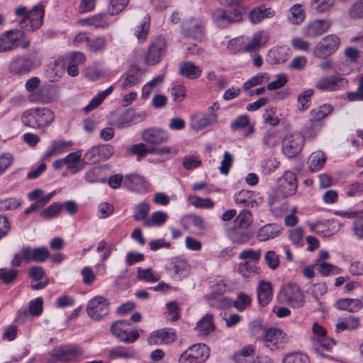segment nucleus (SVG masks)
I'll list each match as a JSON object with an SVG mask.
<instances>
[{
	"label": "nucleus",
	"mask_w": 363,
	"mask_h": 363,
	"mask_svg": "<svg viewBox=\"0 0 363 363\" xmlns=\"http://www.w3.org/2000/svg\"><path fill=\"white\" fill-rule=\"evenodd\" d=\"M280 233L278 226L268 224L261 228L257 233V239L259 241H267L277 237Z\"/></svg>",
	"instance_id": "38"
},
{
	"label": "nucleus",
	"mask_w": 363,
	"mask_h": 363,
	"mask_svg": "<svg viewBox=\"0 0 363 363\" xmlns=\"http://www.w3.org/2000/svg\"><path fill=\"white\" fill-rule=\"evenodd\" d=\"M269 79L270 77L267 73H259L245 82L242 88L245 90H248L253 86L267 82Z\"/></svg>",
	"instance_id": "50"
},
{
	"label": "nucleus",
	"mask_w": 363,
	"mask_h": 363,
	"mask_svg": "<svg viewBox=\"0 0 363 363\" xmlns=\"http://www.w3.org/2000/svg\"><path fill=\"white\" fill-rule=\"evenodd\" d=\"M141 138L147 144L159 145L169 140V134L162 128H149L142 131Z\"/></svg>",
	"instance_id": "18"
},
{
	"label": "nucleus",
	"mask_w": 363,
	"mask_h": 363,
	"mask_svg": "<svg viewBox=\"0 0 363 363\" xmlns=\"http://www.w3.org/2000/svg\"><path fill=\"white\" fill-rule=\"evenodd\" d=\"M348 82L345 78L334 75L320 78L315 84V87L323 91H335L344 89L347 86Z\"/></svg>",
	"instance_id": "17"
},
{
	"label": "nucleus",
	"mask_w": 363,
	"mask_h": 363,
	"mask_svg": "<svg viewBox=\"0 0 363 363\" xmlns=\"http://www.w3.org/2000/svg\"><path fill=\"white\" fill-rule=\"evenodd\" d=\"M206 301L208 304L214 308H223L231 305L232 301L226 297L216 293L207 294L205 296Z\"/></svg>",
	"instance_id": "39"
},
{
	"label": "nucleus",
	"mask_w": 363,
	"mask_h": 363,
	"mask_svg": "<svg viewBox=\"0 0 363 363\" xmlns=\"http://www.w3.org/2000/svg\"><path fill=\"white\" fill-rule=\"evenodd\" d=\"M55 119L54 113L47 108H34L25 111L22 123L30 128L40 129L50 125Z\"/></svg>",
	"instance_id": "1"
},
{
	"label": "nucleus",
	"mask_w": 363,
	"mask_h": 363,
	"mask_svg": "<svg viewBox=\"0 0 363 363\" xmlns=\"http://www.w3.org/2000/svg\"><path fill=\"white\" fill-rule=\"evenodd\" d=\"M167 270L175 278L182 279L189 274L190 265L184 260H177L167 267Z\"/></svg>",
	"instance_id": "29"
},
{
	"label": "nucleus",
	"mask_w": 363,
	"mask_h": 363,
	"mask_svg": "<svg viewBox=\"0 0 363 363\" xmlns=\"http://www.w3.org/2000/svg\"><path fill=\"white\" fill-rule=\"evenodd\" d=\"M176 340V335L171 329H161L152 333L147 338L150 345L169 344Z\"/></svg>",
	"instance_id": "22"
},
{
	"label": "nucleus",
	"mask_w": 363,
	"mask_h": 363,
	"mask_svg": "<svg viewBox=\"0 0 363 363\" xmlns=\"http://www.w3.org/2000/svg\"><path fill=\"white\" fill-rule=\"evenodd\" d=\"M230 128L233 131L246 128V130L243 133L245 138H247L255 131L254 125L250 124V118L247 115H242L237 117L231 122Z\"/></svg>",
	"instance_id": "27"
},
{
	"label": "nucleus",
	"mask_w": 363,
	"mask_h": 363,
	"mask_svg": "<svg viewBox=\"0 0 363 363\" xmlns=\"http://www.w3.org/2000/svg\"><path fill=\"white\" fill-rule=\"evenodd\" d=\"M246 44V39L243 36L235 38L228 41L227 49L230 53L235 54L245 49Z\"/></svg>",
	"instance_id": "56"
},
{
	"label": "nucleus",
	"mask_w": 363,
	"mask_h": 363,
	"mask_svg": "<svg viewBox=\"0 0 363 363\" xmlns=\"http://www.w3.org/2000/svg\"><path fill=\"white\" fill-rule=\"evenodd\" d=\"M196 330L201 335H208L215 330V325L213 320V315L206 314L196 323Z\"/></svg>",
	"instance_id": "33"
},
{
	"label": "nucleus",
	"mask_w": 363,
	"mask_h": 363,
	"mask_svg": "<svg viewBox=\"0 0 363 363\" xmlns=\"http://www.w3.org/2000/svg\"><path fill=\"white\" fill-rule=\"evenodd\" d=\"M167 49V43L164 38L158 37L150 45L145 54V60L148 65H155L161 61L162 57Z\"/></svg>",
	"instance_id": "13"
},
{
	"label": "nucleus",
	"mask_w": 363,
	"mask_h": 363,
	"mask_svg": "<svg viewBox=\"0 0 363 363\" xmlns=\"http://www.w3.org/2000/svg\"><path fill=\"white\" fill-rule=\"evenodd\" d=\"M189 201L196 208H212L214 206L213 201L208 198L203 199L194 195H190Z\"/></svg>",
	"instance_id": "58"
},
{
	"label": "nucleus",
	"mask_w": 363,
	"mask_h": 363,
	"mask_svg": "<svg viewBox=\"0 0 363 363\" xmlns=\"http://www.w3.org/2000/svg\"><path fill=\"white\" fill-rule=\"evenodd\" d=\"M278 183V187L274 190L279 191L283 195L289 196L296 193L297 182L296 177L294 172H286L284 174L279 178Z\"/></svg>",
	"instance_id": "20"
},
{
	"label": "nucleus",
	"mask_w": 363,
	"mask_h": 363,
	"mask_svg": "<svg viewBox=\"0 0 363 363\" xmlns=\"http://www.w3.org/2000/svg\"><path fill=\"white\" fill-rule=\"evenodd\" d=\"M269 35L265 30H261L254 34L253 37L245 46V51L254 52L263 47L269 40Z\"/></svg>",
	"instance_id": "26"
},
{
	"label": "nucleus",
	"mask_w": 363,
	"mask_h": 363,
	"mask_svg": "<svg viewBox=\"0 0 363 363\" xmlns=\"http://www.w3.org/2000/svg\"><path fill=\"white\" fill-rule=\"evenodd\" d=\"M252 222V215L247 210H242L234 220L235 225L247 228Z\"/></svg>",
	"instance_id": "60"
},
{
	"label": "nucleus",
	"mask_w": 363,
	"mask_h": 363,
	"mask_svg": "<svg viewBox=\"0 0 363 363\" xmlns=\"http://www.w3.org/2000/svg\"><path fill=\"white\" fill-rule=\"evenodd\" d=\"M167 219V214L162 211H157L152 214L147 220H144L143 225L147 227L162 225Z\"/></svg>",
	"instance_id": "49"
},
{
	"label": "nucleus",
	"mask_w": 363,
	"mask_h": 363,
	"mask_svg": "<svg viewBox=\"0 0 363 363\" xmlns=\"http://www.w3.org/2000/svg\"><path fill=\"white\" fill-rule=\"evenodd\" d=\"M291 16L289 20L294 24H298L303 21L305 18V13L302 6L299 4H296L290 9Z\"/></svg>",
	"instance_id": "57"
},
{
	"label": "nucleus",
	"mask_w": 363,
	"mask_h": 363,
	"mask_svg": "<svg viewBox=\"0 0 363 363\" xmlns=\"http://www.w3.org/2000/svg\"><path fill=\"white\" fill-rule=\"evenodd\" d=\"M335 306L340 310L355 313L362 308V303L358 298H340L336 301Z\"/></svg>",
	"instance_id": "32"
},
{
	"label": "nucleus",
	"mask_w": 363,
	"mask_h": 363,
	"mask_svg": "<svg viewBox=\"0 0 363 363\" xmlns=\"http://www.w3.org/2000/svg\"><path fill=\"white\" fill-rule=\"evenodd\" d=\"M81 158L80 150L71 152L64 158L65 166L71 173L75 174L84 168V165Z\"/></svg>",
	"instance_id": "25"
},
{
	"label": "nucleus",
	"mask_w": 363,
	"mask_h": 363,
	"mask_svg": "<svg viewBox=\"0 0 363 363\" xmlns=\"http://www.w3.org/2000/svg\"><path fill=\"white\" fill-rule=\"evenodd\" d=\"M24 37V32L18 30H9L0 34V52L12 51L20 46Z\"/></svg>",
	"instance_id": "11"
},
{
	"label": "nucleus",
	"mask_w": 363,
	"mask_h": 363,
	"mask_svg": "<svg viewBox=\"0 0 363 363\" xmlns=\"http://www.w3.org/2000/svg\"><path fill=\"white\" fill-rule=\"evenodd\" d=\"M242 18V13L238 8L226 10L223 8H216L211 12L213 23L218 28H225L230 24L240 22Z\"/></svg>",
	"instance_id": "4"
},
{
	"label": "nucleus",
	"mask_w": 363,
	"mask_h": 363,
	"mask_svg": "<svg viewBox=\"0 0 363 363\" xmlns=\"http://www.w3.org/2000/svg\"><path fill=\"white\" fill-rule=\"evenodd\" d=\"M272 296V285L268 281H261L257 288V298L260 305L267 306Z\"/></svg>",
	"instance_id": "31"
},
{
	"label": "nucleus",
	"mask_w": 363,
	"mask_h": 363,
	"mask_svg": "<svg viewBox=\"0 0 363 363\" xmlns=\"http://www.w3.org/2000/svg\"><path fill=\"white\" fill-rule=\"evenodd\" d=\"M15 13L17 16H22L20 21L21 27L26 30L33 31L38 29L43 24L44 16V7L37 5L30 11L26 7L16 9Z\"/></svg>",
	"instance_id": "2"
},
{
	"label": "nucleus",
	"mask_w": 363,
	"mask_h": 363,
	"mask_svg": "<svg viewBox=\"0 0 363 363\" xmlns=\"http://www.w3.org/2000/svg\"><path fill=\"white\" fill-rule=\"evenodd\" d=\"M359 326V318L350 315L340 319L335 325L337 333H340L344 330H353L357 329Z\"/></svg>",
	"instance_id": "36"
},
{
	"label": "nucleus",
	"mask_w": 363,
	"mask_h": 363,
	"mask_svg": "<svg viewBox=\"0 0 363 363\" xmlns=\"http://www.w3.org/2000/svg\"><path fill=\"white\" fill-rule=\"evenodd\" d=\"M106 45V40L104 36H98L89 39L87 44V48L91 52H98L104 50Z\"/></svg>",
	"instance_id": "62"
},
{
	"label": "nucleus",
	"mask_w": 363,
	"mask_h": 363,
	"mask_svg": "<svg viewBox=\"0 0 363 363\" xmlns=\"http://www.w3.org/2000/svg\"><path fill=\"white\" fill-rule=\"evenodd\" d=\"M217 118L216 115L209 116L199 117L194 116L191 120V127L194 130H202L211 123H216Z\"/></svg>",
	"instance_id": "43"
},
{
	"label": "nucleus",
	"mask_w": 363,
	"mask_h": 363,
	"mask_svg": "<svg viewBox=\"0 0 363 363\" xmlns=\"http://www.w3.org/2000/svg\"><path fill=\"white\" fill-rule=\"evenodd\" d=\"M109 355L112 358L134 359L137 357V352L133 348L118 346L112 348Z\"/></svg>",
	"instance_id": "41"
},
{
	"label": "nucleus",
	"mask_w": 363,
	"mask_h": 363,
	"mask_svg": "<svg viewBox=\"0 0 363 363\" xmlns=\"http://www.w3.org/2000/svg\"><path fill=\"white\" fill-rule=\"evenodd\" d=\"M313 351L320 357L330 358V352L335 345V342L330 337L312 338Z\"/></svg>",
	"instance_id": "21"
},
{
	"label": "nucleus",
	"mask_w": 363,
	"mask_h": 363,
	"mask_svg": "<svg viewBox=\"0 0 363 363\" xmlns=\"http://www.w3.org/2000/svg\"><path fill=\"white\" fill-rule=\"evenodd\" d=\"M326 156L322 151L313 152L308 159V168L311 172L320 170L326 162Z\"/></svg>",
	"instance_id": "37"
},
{
	"label": "nucleus",
	"mask_w": 363,
	"mask_h": 363,
	"mask_svg": "<svg viewBox=\"0 0 363 363\" xmlns=\"http://www.w3.org/2000/svg\"><path fill=\"white\" fill-rule=\"evenodd\" d=\"M150 205L146 202H142L135 206L133 208V217L135 220H147V215L150 211Z\"/></svg>",
	"instance_id": "51"
},
{
	"label": "nucleus",
	"mask_w": 363,
	"mask_h": 363,
	"mask_svg": "<svg viewBox=\"0 0 363 363\" xmlns=\"http://www.w3.org/2000/svg\"><path fill=\"white\" fill-rule=\"evenodd\" d=\"M265 347L271 350L283 348L287 343L286 335L280 329L272 328L267 330L262 338Z\"/></svg>",
	"instance_id": "14"
},
{
	"label": "nucleus",
	"mask_w": 363,
	"mask_h": 363,
	"mask_svg": "<svg viewBox=\"0 0 363 363\" xmlns=\"http://www.w3.org/2000/svg\"><path fill=\"white\" fill-rule=\"evenodd\" d=\"M228 238L232 242L236 244H244L247 242L251 235L246 228L234 225L228 233Z\"/></svg>",
	"instance_id": "30"
},
{
	"label": "nucleus",
	"mask_w": 363,
	"mask_h": 363,
	"mask_svg": "<svg viewBox=\"0 0 363 363\" xmlns=\"http://www.w3.org/2000/svg\"><path fill=\"white\" fill-rule=\"evenodd\" d=\"M84 354L83 349L77 345H65L54 348L51 356L56 360L67 363L74 362Z\"/></svg>",
	"instance_id": "9"
},
{
	"label": "nucleus",
	"mask_w": 363,
	"mask_h": 363,
	"mask_svg": "<svg viewBox=\"0 0 363 363\" xmlns=\"http://www.w3.org/2000/svg\"><path fill=\"white\" fill-rule=\"evenodd\" d=\"M259 267L248 261L241 262L238 266L239 274L245 279H252L259 274Z\"/></svg>",
	"instance_id": "42"
},
{
	"label": "nucleus",
	"mask_w": 363,
	"mask_h": 363,
	"mask_svg": "<svg viewBox=\"0 0 363 363\" xmlns=\"http://www.w3.org/2000/svg\"><path fill=\"white\" fill-rule=\"evenodd\" d=\"M286 196L283 195L279 191L273 189L268 196V204L271 213L276 217L283 216L288 211L289 205Z\"/></svg>",
	"instance_id": "15"
},
{
	"label": "nucleus",
	"mask_w": 363,
	"mask_h": 363,
	"mask_svg": "<svg viewBox=\"0 0 363 363\" xmlns=\"http://www.w3.org/2000/svg\"><path fill=\"white\" fill-rule=\"evenodd\" d=\"M187 352L196 358L199 363H204L209 357V349L205 344H196L189 347Z\"/></svg>",
	"instance_id": "35"
},
{
	"label": "nucleus",
	"mask_w": 363,
	"mask_h": 363,
	"mask_svg": "<svg viewBox=\"0 0 363 363\" xmlns=\"http://www.w3.org/2000/svg\"><path fill=\"white\" fill-rule=\"evenodd\" d=\"M275 15V11L271 8H266L264 5H260L254 8L249 13V18L252 23L257 24L260 23L264 18H272Z\"/></svg>",
	"instance_id": "28"
},
{
	"label": "nucleus",
	"mask_w": 363,
	"mask_h": 363,
	"mask_svg": "<svg viewBox=\"0 0 363 363\" xmlns=\"http://www.w3.org/2000/svg\"><path fill=\"white\" fill-rule=\"evenodd\" d=\"M283 363H311V360L304 353L291 352L284 357Z\"/></svg>",
	"instance_id": "54"
},
{
	"label": "nucleus",
	"mask_w": 363,
	"mask_h": 363,
	"mask_svg": "<svg viewBox=\"0 0 363 363\" xmlns=\"http://www.w3.org/2000/svg\"><path fill=\"white\" fill-rule=\"evenodd\" d=\"M348 15L352 19L363 18V0H357L349 9Z\"/></svg>",
	"instance_id": "64"
},
{
	"label": "nucleus",
	"mask_w": 363,
	"mask_h": 363,
	"mask_svg": "<svg viewBox=\"0 0 363 363\" xmlns=\"http://www.w3.org/2000/svg\"><path fill=\"white\" fill-rule=\"evenodd\" d=\"M113 87L111 86L108 87L106 89L99 92L96 96H94L89 104L86 106L84 108L85 112H89L93 109L98 107L102 101L113 91Z\"/></svg>",
	"instance_id": "45"
},
{
	"label": "nucleus",
	"mask_w": 363,
	"mask_h": 363,
	"mask_svg": "<svg viewBox=\"0 0 363 363\" xmlns=\"http://www.w3.org/2000/svg\"><path fill=\"white\" fill-rule=\"evenodd\" d=\"M178 72L183 77L196 79L201 75L202 69L191 61H186L180 64Z\"/></svg>",
	"instance_id": "24"
},
{
	"label": "nucleus",
	"mask_w": 363,
	"mask_h": 363,
	"mask_svg": "<svg viewBox=\"0 0 363 363\" xmlns=\"http://www.w3.org/2000/svg\"><path fill=\"white\" fill-rule=\"evenodd\" d=\"M184 35L194 40H201L204 35V27L200 19L190 18L186 19L182 24Z\"/></svg>",
	"instance_id": "19"
},
{
	"label": "nucleus",
	"mask_w": 363,
	"mask_h": 363,
	"mask_svg": "<svg viewBox=\"0 0 363 363\" xmlns=\"http://www.w3.org/2000/svg\"><path fill=\"white\" fill-rule=\"evenodd\" d=\"M50 256V252L45 247L32 248L29 246L23 247L18 253L13 256L11 261L12 267H18L22 261L26 262H43Z\"/></svg>",
	"instance_id": "3"
},
{
	"label": "nucleus",
	"mask_w": 363,
	"mask_h": 363,
	"mask_svg": "<svg viewBox=\"0 0 363 363\" xmlns=\"http://www.w3.org/2000/svg\"><path fill=\"white\" fill-rule=\"evenodd\" d=\"M280 138L278 133L273 129L267 130L263 138L262 143L267 148H272L279 144Z\"/></svg>",
	"instance_id": "48"
},
{
	"label": "nucleus",
	"mask_w": 363,
	"mask_h": 363,
	"mask_svg": "<svg viewBox=\"0 0 363 363\" xmlns=\"http://www.w3.org/2000/svg\"><path fill=\"white\" fill-rule=\"evenodd\" d=\"M123 184L127 188L138 193L145 192L148 188L147 183L145 179L137 174L125 176Z\"/></svg>",
	"instance_id": "23"
},
{
	"label": "nucleus",
	"mask_w": 363,
	"mask_h": 363,
	"mask_svg": "<svg viewBox=\"0 0 363 363\" xmlns=\"http://www.w3.org/2000/svg\"><path fill=\"white\" fill-rule=\"evenodd\" d=\"M86 311L91 320L99 321L109 313L110 303L105 297L96 296L88 301Z\"/></svg>",
	"instance_id": "6"
},
{
	"label": "nucleus",
	"mask_w": 363,
	"mask_h": 363,
	"mask_svg": "<svg viewBox=\"0 0 363 363\" xmlns=\"http://www.w3.org/2000/svg\"><path fill=\"white\" fill-rule=\"evenodd\" d=\"M84 179L90 184L104 183L106 180L105 169L102 167H93L86 172Z\"/></svg>",
	"instance_id": "34"
},
{
	"label": "nucleus",
	"mask_w": 363,
	"mask_h": 363,
	"mask_svg": "<svg viewBox=\"0 0 363 363\" xmlns=\"http://www.w3.org/2000/svg\"><path fill=\"white\" fill-rule=\"evenodd\" d=\"M83 25H88L94 28H104L108 25L106 17L104 14H96L91 17L79 20Z\"/></svg>",
	"instance_id": "46"
},
{
	"label": "nucleus",
	"mask_w": 363,
	"mask_h": 363,
	"mask_svg": "<svg viewBox=\"0 0 363 363\" xmlns=\"http://www.w3.org/2000/svg\"><path fill=\"white\" fill-rule=\"evenodd\" d=\"M29 99L32 102L48 104L52 102L55 97L51 94L49 89L41 88L34 94H30Z\"/></svg>",
	"instance_id": "40"
},
{
	"label": "nucleus",
	"mask_w": 363,
	"mask_h": 363,
	"mask_svg": "<svg viewBox=\"0 0 363 363\" xmlns=\"http://www.w3.org/2000/svg\"><path fill=\"white\" fill-rule=\"evenodd\" d=\"M85 60L86 57L83 53L80 52H72L65 57V63L78 67L79 65L84 64Z\"/></svg>",
	"instance_id": "63"
},
{
	"label": "nucleus",
	"mask_w": 363,
	"mask_h": 363,
	"mask_svg": "<svg viewBox=\"0 0 363 363\" xmlns=\"http://www.w3.org/2000/svg\"><path fill=\"white\" fill-rule=\"evenodd\" d=\"M164 77L160 75L144 85L142 89V98L147 99L150 94L163 82Z\"/></svg>",
	"instance_id": "47"
},
{
	"label": "nucleus",
	"mask_w": 363,
	"mask_h": 363,
	"mask_svg": "<svg viewBox=\"0 0 363 363\" xmlns=\"http://www.w3.org/2000/svg\"><path fill=\"white\" fill-rule=\"evenodd\" d=\"M345 193L348 197L359 196L363 194V183L354 182L345 188Z\"/></svg>",
	"instance_id": "61"
},
{
	"label": "nucleus",
	"mask_w": 363,
	"mask_h": 363,
	"mask_svg": "<svg viewBox=\"0 0 363 363\" xmlns=\"http://www.w3.org/2000/svg\"><path fill=\"white\" fill-rule=\"evenodd\" d=\"M40 65V61L34 56H16L10 62L9 72L17 76L24 75Z\"/></svg>",
	"instance_id": "5"
},
{
	"label": "nucleus",
	"mask_w": 363,
	"mask_h": 363,
	"mask_svg": "<svg viewBox=\"0 0 363 363\" xmlns=\"http://www.w3.org/2000/svg\"><path fill=\"white\" fill-rule=\"evenodd\" d=\"M128 150L133 155L137 156L138 160L146 157L147 154H150V148L148 149L146 144L138 143L128 147Z\"/></svg>",
	"instance_id": "55"
},
{
	"label": "nucleus",
	"mask_w": 363,
	"mask_h": 363,
	"mask_svg": "<svg viewBox=\"0 0 363 363\" xmlns=\"http://www.w3.org/2000/svg\"><path fill=\"white\" fill-rule=\"evenodd\" d=\"M331 26V22L326 19H318L307 23L302 28L303 35L309 39L318 38L326 33Z\"/></svg>",
	"instance_id": "16"
},
{
	"label": "nucleus",
	"mask_w": 363,
	"mask_h": 363,
	"mask_svg": "<svg viewBox=\"0 0 363 363\" xmlns=\"http://www.w3.org/2000/svg\"><path fill=\"white\" fill-rule=\"evenodd\" d=\"M340 40L337 35L331 34L323 38L313 52L315 57L325 59L333 54L340 47Z\"/></svg>",
	"instance_id": "8"
},
{
	"label": "nucleus",
	"mask_w": 363,
	"mask_h": 363,
	"mask_svg": "<svg viewBox=\"0 0 363 363\" xmlns=\"http://www.w3.org/2000/svg\"><path fill=\"white\" fill-rule=\"evenodd\" d=\"M304 137L299 132L288 133L282 140V152L288 157H296L301 151Z\"/></svg>",
	"instance_id": "10"
},
{
	"label": "nucleus",
	"mask_w": 363,
	"mask_h": 363,
	"mask_svg": "<svg viewBox=\"0 0 363 363\" xmlns=\"http://www.w3.org/2000/svg\"><path fill=\"white\" fill-rule=\"evenodd\" d=\"M315 266L317 267V270L323 276H329L330 274H337L340 273V269L336 266L321 261L320 263L315 264Z\"/></svg>",
	"instance_id": "53"
},
{
	"label": "nucleus",
	"mask_w": 363,
	"mask_h": 363,
	"mask_svg": "<svg viewBox=\"0 0 363 363\" xmlns=\"http://www.w3.org/2000/svg\"><path fill=\"white\" fill-rule=\"evenodd\" d=\"M142 73L139 70L128 73L121 85V88L123 89H128L134 86L142 80Z\"/></svg>",
	"instance_id": "52"
},
{
	"label": "nucleus",
	"mask_w": 363,
	"mask_h": 363,
	"mask_svg": "<svg viewBox=\"0 0 363 363\" xmlns=\"http://www.w3.org/2000/svg\"><path fill=\"white\" fill-rule=\"evenodd\" d=\"M128 325L130 323L128 320H118L111 325L110 330L111 333L121 342L133 343L139 338L140 335L136 330L128 331L126 329Z\"/></svg>",
	"instance_id": "12"
},
{
	"label": "nucleus",
	"mask_w": 363,
	"mask_h": 363,
	"mask_svg": "<svg viewBox=\"0 0 363 363\" xmlns=\"http://www.w3.org/2000/svg\"><path fill=\"white\" fill-rule=\"evenodd\" d=\"M113 87L111 86L108 87L106 89L99 92L96 96H94L89 104L86 106L84 108L85 112H89L93 109L98 107L102 101L113 91Z\"/></svg>",
	"instance_id": "44"
},
{
	"label": "nucleus",
	"mask_w": 363,
	"mask_h": 363,
	"mask_svg": "<svg viewBox=\"0 0 363 363\" xmlns=\"http://www.w3.org/2000/svg\"><path fill=\"white\" fill-rule=\"evenodd\" d=\"M264 259L268 267L272 270L277 269L279 266V257L274 250H268L264 256Z\"/></svg>",
	"instance_id": "59"
},
{
	"label": "nucleus",
	"mask_w": 363,
	"mask_h": 363,
	"mask_svg": "<svg viewBox=\"0 0 363 363\" xmlns=\"http://www.w3.org/2000/svg\"><path fill=\"white\" fill-rule=\"evenodd\" d=\"M280 299L292 307H302L305 296L300 288L295 284L287 283L283 285L279 291Z\"/></svg>",
	"instance_id": "7"
}]
</instances>
